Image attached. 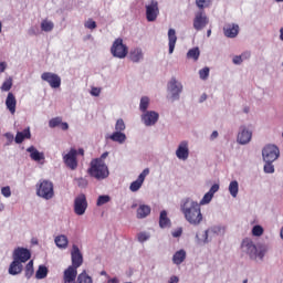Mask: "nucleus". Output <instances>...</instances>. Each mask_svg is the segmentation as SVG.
Instances as JSON below:
<instances>
[{"label":"nucleus","mask_w":283,"mask_h":283,"mask_svg":"<svg viewBox=\"0 0 283 283\" xmlns=\"http://www.w3.org/2000/svg\"><path fill=\"white\" fill-rule=\"evenodd\" d=\"M77 181V186L82 187V189H85V187H87V179L81 177L76 179Z\"/></svg>","instance_id":"obj_51"},{"label":"nucleus","mask_w":283,"mask_h":283,"mask_svg":"<svg viewBox=\"0 0 283 283\" xmlns=\"http://www.w3.org/2000/svg\"><path fill=\"white\" fill-rule=\"evenodd\" d=\"M149 107V97L144 96L140 98L139 109L140 112H147Z\"/></svg>","instance_id":"obj_37"},{"label":"nucleus","mask_w":283,"mask_h":283,"mask_svg":"<svg viewBox=\"0 0 283 283\" xmlns=\"http://www.w3.org/2000/svg\"><path fill=\"white\" fill-rule=\"evenodd\" d=\"M138 242H147L149 239V233L147 232H140L137 234Z\"/></svg>","instance_id":"obj_48"},{"label":"nucleus","mask_w":283,"mask_h":283,"mask_svg":"<svg viewBox=\"0 0 283 283\" xmlns=\"http://www.w3.org/2000/svg\"><path fill=\"white\" fill-rule=\"evenodd\" d=\"M241 251L249 255L250 260H264V255H266V248L255 247V243L251 239H243Z\"/></svg>","instance_id":"obj_2"},{"label":"nucleus","mask_w":283,"mask_h":283,"mask_svg":"<svg viewBox=\"0 0 283 283\" xmlns=\"http://www.w3.org/2000/svg\"><path fill=\"white\" fill-rule=\"evenodd\" d=\"M78 271L74 268H67L63 273V283H76Z\"/></svg>","instance_id":"obj_16"},{"label":"nucleus","mask_w":283,"mask_h":283,"mask_svg":"<svg viewBox=\"0 0 283 283\" xmlns=\"http://www.w3.org/2000/svg\"><path fill=\"white\" fill-rule=\"evenodd\" d=\"M88 174L92 178H96V180H105V178L109 177V168L105 161L101 159H93L91 161Z\"/></svg>","instance_id":"obj_3"},{"label":"nucleus","mask_w":283,"mask_h":283,"mask_svg":"<svg viewBox=\"0 0 283 283\" xmlns=\"http://www.w3.org/2000/svg\"><path fill=\"white\" fill-rule=\"evenodd\" d=\"M126 126H125V120H123V118L117 119L116 124H115V132H125Z\"/></svg>","instance_id":"obj_42"},{"label":"nucleus","mask_w":283,"mask_h":283,"mask_svg":"<svg viewBox=\"0 0 283 283\" xmlns=\"http://www.w3.org/2000/svg\"><path fill=\"white\" fill-rule=\"evenodd\" d=\"M85 211H87V197L85 193H81L74 199V213L85 216Z\"/></svg>","instance_id":"obj_7"},{"label":"nucleus","mask_w":283,"mask_h":283,"mask_svg":"<svg viewBox=\"0 0 283 283\" xmlns=\"http://www.w3.org/2000/svg\"><path fill=\"white\" fill-rule=\"evenodd\" d=\"M263 160L265 163H275L280 158V148L275 145H268L262 150Z\"/></svg>","instance_id":"obj_6"},{"label":"nucleus","mask_w":283,"mask_h":283,"mask_svg":"<svg viewBox=\"0 0 283 283\" xmlns=\"http://www.w3.org/2000/svg\"><path fill=\"white\" fill-rule=\"evenodd\" d=\"M143 49H133L129 52V59L133 61V63H139V61H143Z\"/></svg>","instance_id":"obj_26"},{"label":"nucleus","mask_w":283,"mask_h":283,"mask_svg":"<svg viewBox=\"0 0 283 283\" xmlns=\"http://www.w3.org/2000/svg\"><path fill=\"white\" fill-rule=\"evenodd\" d=\"M107 283H118V279H111Z\"/></svg>","instance_id":"obj_64"},{"label":"nucleus","mask_w":283,"mask_h":283,"mask_svg":"<svg viewBox=\"0 0 283 283\" xmlns=\"http://www.w3.org/2000/svg\"><path fill=\"white\" fill-rule=\"evenodd\" d=\"M109 200H112V198L107 195H103V196H99L97 198V207H103V205H107V202H109Z\"/></svg>","instance_id":"obj_40"},{"label":"nucleus","mask_w":283,"mask_h":283,"mask_svg":"<svg viewBox=\"0 0 283 283\" xmlns=\"http://www.w3.org/2000/svg\"><path fill=\"white\" fill-rule=\"evenodd\" d=\"M158 118H160V115L155 111H148L142 116V120L147 127L158 123Z\"/></svg>","instance_id":"obj_15"},{"label":"nucleus","mask_w":283,"mask_h":283,"mask_svg":"<svg viewBox=\"0 0 283 283\" xmlns=\"http://www.w3.org/2000/svg\"><path fill=\"white\" fill-rule=\"evenodd\" d=\"M240 33V27L238 24H227L223 28V34L228 39H235L238 34Z\"/></svg>","instance_id":"obj_19"},{"label":"nucleus","mask_w":283,"mask_h":283,"mask_svg":"<svg viewBox=\"0 0 283 283\" xmlns=\"http://www.w3.org/2000/svg\"><path fill=\"white\" fill-rule=\"evenodd\" d=\"M218 191H220V185L214 184V185L211 186V188L208 191V193H211V196H213L214 193H218Z\"/></svg>","instance_id":"obj_52"},{"label":"nucleus","mask_w":283,"mask_h":283,"mask_svg":"<svg viewBox=\"0 0 283 283\" xmlns=\"http://www.w3.org/2000/svg\"><path fill=\"white\" fill-rule=\"evenodd\" d=\"M36 196L44 200L54 198V184L48 179L40 180L36 185Z\"/></svg>","instance_id":"obj_4"},{"label":"nucleus","mask_w":283,"mask_h":283,"mask_svg":"<svg viewBox=\"0 0 283 283\" xmlns=\"http://www.w3.org/2000/svg\"><path fill=\"white\" fill-rule=\"evenodd\" d=\"M30 258H32V252L28 248H17L13 251V260L20 264H25Z\"/></svg>","instance_id":"obj_11"},{"label":"nucleus","mask_w":283,"mask_h":283,"mask_svg":"<svg viewBox=\"0 0 283 283\" xmlns=\"http://www.w3.org/2000/svg\"><path fill=\"white\" fill-rule=\"evenodd\" d=\"M55 244L59 249H66L67 248V237L59 235L55 238Z\"/></svg>","instance_id":"obj_34"},{"label":"nucleus","mask_w":283,"mask_h":283,"mask_svg":"<svg viewBox=\"0 0 283 283\" xmlns=\"http://www.w3.org/2000/svg\"><path fill=\"white\" fill-rule=\"evenodd\" d=\"M217 137H218V130L212 132L210 136L211 140H216Z\"/></svg>","instance_id":"obj_63"},{"label":"nucleus","mask_w":283,"mask_h":283,"mask_svg":"<svg viewBox=\"0 0 283 283\" xmlns=\"http://www.w3.org/2000/svg\"><path fill=\"white\" fill-rule=\"evenodd\" d=\"M168 91L171 93L172 101H177V98H180V94L182 93V84L179 83L176 77H172L168 83Z\"/></svg>","instance_id":"obj_13"},{"label":"nucleus","mask_w":283,"mask_h":283,"mask_svg":"<svg viewBox=\"0 0 283 283\" xmlns=\"http://www.w3.org/2000/svg\"><path fill=\"white\" fill-rule=\"evenodd\" d=\"M178 282H180V279H178V276L174 275L170 277L168 283H178Z\"/></svg>","instance_id":"obj_60"},{"label":"nucleus","mask_w":283,"mask_h":283,"mask_svg":"<svg viewBox=\"0 0 283 283\" xmlns=\"http://www.w3.org/2000/svg\"><path fill=\"white\" fill-rule=\"evenodd\" d=\"M232 61H233L234 65H240V63H242V56L235 55Z\"/></svg>","instance_id":"obj_55"},{"label":"nucleus","mask_w":283,"mask_h":283,"mask_svg":"<svg viewBox=\"0 0 283 283\" xmlns=\"http://www.w3.org/2000/svg\"><path fill=\"white\" fill-rule=\"evenodd\" d=\"M12 90V77L7 78L1 85V92H10Z\"/></svg>","instance_id":"obj_38"},{"label":"nucleus","mask_w":283,"mask_h":283,"mask_svg":"<svg viewBox=\"0 0 283 283\" xmlns=\"http://www.w3.org/2000/svg\"><path fill=\"white\" fill-rule=\"evenodd\" d=\"M6 106L7 109H9L10 114H15L17 112V97H14V94L8 93L7 99H6Z\"/></svg>","instance_id":"obj_20"},{"label":"nucleus","mask_w":283,"mask_h":283,"mask_svg":"<svg viewBox=\"0 0 283 283\" xmlns=\"http://www.w3.org/2000/svg\"><path fill=\"white\" fill-rule=\"evenodd\" d=\"M149 213H151V208L147 205H142L137 209V218L139 220L143 219V218H147V216H149Z\"/></svg>","instance_id":"obj_29"},{"label":"nucleus","mask_w":283,"mask_h":283,"mask_svg":"<svg viewBox=\"0 0 283 283\" xmlns=\"http://www.w3.org/2000/svg\"><path fill=\"white\" fill-rule=\"evenodd\" d=\"M85 28H87L88 30H96V21L88 19L85 22Z\"/></svg>","instance_id":"obj_49"},{"label":"nucleus","mask_w":283,"mask_h":283,"mask_svg":"<svg viewBox=\"0 0 283 283\" xmlns=\"http://www.w3.org/2000/svg\"><path fill=\"white\" fill-rule=\"evenodd\" d=\"M61 129H63V132H67V129H70V125H67V123H63V122H61Z\"/></svg>","instance_id":"obj_59"},{"label":"nucleus","mask_w":283,"mask_h":283,"mask_svg":"<svg viewBox=\"0 0 283 283\" xmlns=\"http://www.w3.org/2000/svg\"><path fill=\"white\" fill-rule=\"evenodd\" d=\"M71 258H72V265H70L69 269H75V271H77V269L83 264V254L81 253V250L76 245H73Z\"/></svg>","instance_id":"obj_14"},{"label":"nucleus","mask_w":283,"mask_h":283,"mask_svg":"<svg viewBox=\"0 0 283 283\" xmlns=\"http://www.w3.org/2000/svg\"><path fill=\"white\" fill-rule=\"evenodd\" d=\"M4 137L7 138L8 143H12L14 140V135H12V133H6Z\"/></svg>","instance_id":"obj_56"},{"label":"nucleus","mask_w":283,"mask_h":283,"mask_svg":"<svg viewBox=\"0 0 283 283\" xmlns=\"http://www.w3.org/2000/svg\"><path fill=\"white\" fill-rule=\"evenodd\" d=\"M41 30L43 32H52V30H54V22L48 21V20H43L41 22Z\"/></svg>","instance_id":"obj_35"},{"label":"nucleus","mask_w":283,"mask_h":283,"mask_svg":"<svg viewBox=\"0 0 283 283\" xmlns=\"http://www.w3.org/2000/svg\"><path fill=\"white\" fill-rule=\"evenodd\" d=\"M264 233V228L262 226H254L252 229V235H255L256 238H260Z\"/></svg>","instance_id":"obj_43"},{"label":"nucleus","mask_w":283,"mask_h":283,"mask_svg":"<svg viewBox=\"0 0 283 283\" xmlns=\"http://www.w3.org/2000/svg\"><path fill=\"white\" fill-rule=\"evenodd\" d=\"M186 260H187V251H185L184 249L178 250L172 255V264H176L177 266H180V264H182V262H185Z\"/></svg>","instance_id":"obj_21"},{"label":"nucleus","mask_w":283,"mask_h":283,"mask_svg":"<svg viewBox=\"0 0 283 283\" xmlns=\"http://www.w3.org/2000/svg\"><path fill=\"white\" fill-rule=\"evenodd\" d=\"M188 59H193L195 61H198L200 57V50L198 48L191 49L187 53Z\"/></svg>","instance_id":"obj_36"},{"label":"nucleus","mask_w":283,"mask_h":283,"mask_svg":"<svg viewBox=\"0 0 283 283\" xmlns=\"http://www.w3.org/2000/svg\"><path fill=\"white\" fill-rule=\"evenodd\" d=\"M62 120L63 119L61 117H54V118L50 119L49 127H51V128L59 127V125H61Z\"/></svg>","instance_id":"obj_44"},{"label":"nucleus","mask_w":283,"mask_h":283,"mask_svg":"<svg viewBox=\"0 0 283 283\" xmlns=\"http://www.w3.org/2000/svg\"><path fill=\"white\" fill-rule=\"evenodd\" d=\"M108 138L113 140V143H119V145H123V143L127 140V136L125 135V133H120V132L113 133L112 135H109Z\"/></svg>","instance_id":"obj_28"},{"label":"nucleus","mask_w":283,"mask_h":283,"mask_svg":"<svg viewBox=\"0 0 283 283\" xmlns=\"http://www.w3.org/2000/svg\"><path fill=\"white\" fill-rule=\"evenodd\" d=\"M111 53L115 59H125L129 54V49L123 43V39L118 38L113 42Z\"/></svg>","instance_id":"obj_5"},{"label":"nucleus","mask_w":283,"mask_h":283,"mask_svg":"<svg viewBox=\"0 0 283 283\" xmlns=\"http://www.w3.org/2000/svg\"><path fill=\"white\" fill-rule=\"evenodd\" d=\"M159 227L160 229H167V227H171V220L167 218V210H163L160 212Z\"/></svg>","instance_id":"obj_27"},{"label":"nucleus","mask_w":283,"mask_h":283,"mask_svg":"<svg viewBox=\"0 0 283 283\" xmlns=\"http://www.w3.org/2000/svg\"><path fill=\"white\" fill-rule=\"evenodd\" d=\"M251 57V53L250 52H244L243 54H241V59L243 61V59H250Z\"/></svg>","instance_id":"obj_61"},{"label":"nucleus","mask_w":283,"mask_h":283,"mask_svg":"<svg viewBox=\"0 0 283 283\" xmlns=\"http://www.w3.org/2000/svg\"><path fill=\"white\" fill-rule=\"evenodd\" d=\"M252 136L253 133H251V130H247L245 127H242L238 134L237 140L240 145H247L248 143H251Z\"/></svg>","instance_id":"obj_18"},{"label":"nucleus","mask_w":283,"mask_h":283,"mask_svg":"<svg viewBox=\"0 0 283 283\" xmlns=\"http://www.w3.org/2000/svg\"><path fill=\"white\" fill-rule=\"evenodd\" d=\"M199 76L202 81H207V78H209V67L206 66L202 70H200Z\"/></svg>","instance_id":"obj_47"},{"label":"nucleus","mask_w":283,"mask_h":283,"mask_svg":"<svg viewBox=\"0 0 283 283\" xmlns=\"http://www.w3.org/2000/svg\"><path fill=\"white\" fill-rule=\"evenodd\" d=\"M76 156H78V151L72 148L66 155H64L63 160L66 167L74 171L76 167H78V160H76Z\"/></svg>","instance_id":"obj_12"},{"label":"nucleus","mask_w":283,"mask_h":283,"mask_svg":"<svg viewBox=\"0 0 283 283\" xmlns=\"http://www.w3.org/2000/svg\"><path fill=\"white\" fill-rule=\"evenodd\" d=\"M32 275H34V261L33 260L29 261V264H27L24 268V276L27 277V280H30V277H32Z\"/></svg>","instance_id":"obj_31"},{"label":"nucleus","mask_w":283,"mask_h":283,"mask_svg":"<svg viewBox=\"0 0 283 283\" xmlns=\"http://www.w3.org/2000/svg\"><path fill=\"white\" fill-rule=\"evenodd\" d=\"M209 25V18L205 13V11H198L193 19V28L197 30V32H200V30H205Z\"/></svg>","instance_id":"obj_9"},{"label":"nucleus","mask_w":283,"mask_h":283,"mask_svg":"<svg viewBox=\"0 0 283 283\" xmlns=\"http://www.w3.org/2000/svg\"><path fill=\"white\" fill-rule=\"evenodd\" d=\"M160 14V9L158 8V1L151 0L146 6V19L149 22H154L158 19V15Z\"/></svg>","instance_id":"obj_8"},{"label":"nucleus","mask_w":283,"mask_h":283,"mask_svg":"<svg viewBox=\"0 0 283 283\" xmlns=\"http://www.w3.org/2000/svg\"><path fill=\"white\" fill-rule=\"evenodd\" d=\"M109 156L108 151H105L101 155L99 158H95V160H102V163H105V158H107Z\"/></svg>","instance_id":"obj_57"},{"label":"nucleus","mask_w":283,"mask_h":283,"mask_svg":"<svg viewBox=\"0 0 283 283\" xmlns=\"http://www.w3.org/2000/svg\"><path fill=\"white\" fill-rule=\"evenodd\" d=\"M264 171H265V174H273L275 171V167L273 166V161H265Z\"/></svg>","instance_id":"obj_45"},{"label":"nucleus","mask_w":283,"mask_h":283,"mask_svg":"<svg viewBox=\"0 0 283 283\" xmlns=\"http://www.w3.org/2000/svg\"><path fill=\"white\" fill-rule=\"evenodd\" d=\"M211 0H196V6L199 10H205V8H209Z\"/></svg>","instance_id":"obj_41"},{"label":"nucleus","mask_w":283,"mask_h":283,"mask_svg":"<svg viewBox=\"0 0 283 283\" xmlns=\"http://www.w3.org/2000/svg\"><path fill=\"white\" fill-rule=\"evenodd\" d=\"M6 67H7L6 62H1L0 63V72H6Z\"/></svg>","instance_id":"obj_62"},{"label":"nucleus","mask_w":283,"mask_h":283,"mask_svg":"<svg viewBox=\"0 0 283 283\" xmlns=\"http://www.w3.org/2000/svg\"><path fill=\"white\" fill-rule=\"evenodd\" d=\"M168 45H169V54H174V50H176V41H178V36H176V30H168Z\"/></svg>","instance_id":"obj_24"},{"label":"nucleus","mask_w":283,"mask_h":283,"mask_svg":"<svg viewBox=\"0 0 283 283\" xmlns=\"http://www.w3.org/2000/svg\"><path fill=\"white\" fill-rule=\"evenodd\" d=\"M147 176H149V168H145L138 176V179L145 182V178H147Z\"/></svg>","instance_id":"obj_53"},{"label":"nucleus","mask_w":283,"mask_h":283,"mask_svg":"<svg viewBox=\"0 0 283 283\" xmlns=\"http://www.w3.org/2000/svg\"><path fill=\"white\" fill-rule=\"evenodd\" d=\"M1 193H2V196H4V198H10V196H12V191L10 190V186L2 187Z\"/></svg>","instance_id":"obj_50"},{"label":"nucleus","mask_w":283,"mask_h":283,"mask_svg":"<svg viewBox=\"0 0 283 283\" xmlns=\"http://www.w3.org/2000/svg\"><path fill=\"white\" fill-rule=\"evenodd\" d=\"M229 191L232 198H238V191H240V185L237 180H233L229 185Z\"/></svg>","instance_id":"obj_32"},{"label":"nucleus","mask_w":283,"mask_h":283,"mask_svg":"<svg viewBox=\"0 0 283 283\" xmlns=\"http://www.w3.org/2000/svg\"><path fill=\"white\" fill-rule=\"evenodd\" d=\"M22 272H23V264L13 259V261L10 263V266H9V275H20V273Z\"/></svg>","instance_id":"obj_23"},{"label":"nucleus","mask_w":283,"mask_h":283,"mask_svg":"<svg viewBox=\"0 0 283 283\" xmlns=\"http://www.w3.org/2000/svg\"><path fill=\"white\" fill-rule=\"evenodd\" d=\"M211 200H213V195H211L210 192H207L203 198L200 201V206L201 205H209V202H211Z\"/></svg>","instance_id":"obj_46"},{"label":"nucleus","mask_w":283,"mask_h":283,"mask_svg":"<svg viewBox=\"0 0 283 283\" xmlns=\"http://www.w3.org/2000/svg\"><path fill=\"white\" fill-rule=\"evenodd\" d=\"M202 237H203V239H201L202 242H207L209 240V231L208 230L203 231Z\"/></svg>","instance_id":"obj_58"},{"label":"nucleus","mask_w":283,"mask_h":283,"mask_svg":"<svg viewBox=\"0 0 283 283\" xmlns=\"http://www.w3.org/2000/svg\"><path fill=\"white\" fill-rule=\"evenodd\" d=\"M176 156L179 160H187L189 158V144L181 142L176 150Z\"/></svg>","instance_id":"obj_17"},{"label":"nucleus","mask_w":283,"mask_h":283,"mask_svg":"<svg viewBox=\"0 0 283 283\" xmlns=\"http://www.w3.org/2000/svg\"><path fill=\"white\" fill-rule=\"evenodd\" d=\"M143 182L145 181H142V179H139L138 177L137 180L130 184V187H129L130 191H138V189L143 187Z\"/></svg>","instance_id":"obj_39"},{"label":"nucleus","mask_w":283,"mask_h":283,"mask_svg":"<svg viewBox=\"0 0 283 283\" xmlns=\"http://www.w3.org/2000/svg\"><path fill=\"white\" fill-rule=\"evenodd\" d=\"M32 134L30 133V128H25L23 132H18L14 138L17 145H21L25 140V138L30 139Z\"/></svg>","instance_id":"obj_25"},{"label":"nucleus","mask_w":283,"mask_h":283,"mask_svg":"<svg viewBox=\"0 0 283 283\" xmlns=\"http://www.w3.org/2000/svg\"><path fill=\"white\" fill-rule=\"evenodd\" d=\"M41 78L45 83H49L50 87H52L53 90H57V87H61V76L55 73L44 72L42 73Z\"/></svg>","instance_id":"obj_10"},{"label":"nucleus","mask_w":283,"mask_h":283,"mask_svg":"<svg viewBox=\"0 0 283 283\" xmlns=\"http://www.w3.org/2000/svg\"><path fill=\"white\" fill-rule=\"evenodd\" d=\"M76 283H94V280L87 274V271L84 270L77 275Z\"/></svg>","instance_id":"obj_30"},{"label":"nucleus","mask_w":283,"mask_h":283,"mask_svg":"<svg viewBox=\"0 0 283 283\" xmlns=\"http://www.w3.org/2000/svg\"><path fill=\"white\" fill-rule=\"evenodd\" d=\"M91 94H92V96H101V88H98V87H93V88L91 90Z\"/></svg>","instance_id":"obj_54"},{"label":"nucleus","mask_w":283,"mask_h":283,"mask_svg":"<svg viewBox=\"0 0 283 283\" xmlns=\"http://www.w3.org/2000/svg\"><path fill=\"white\" fill-rule=\"evenodd\" d=\"M36 280H45L48 277V268L45 265H40L35 272Z\"/></svg>","instance_id":"obj_33"},{"label":"nucleus","mask_w":283,"mask_h":283,"mask_svg":"<svg viewBox=\"0 0 283 283\" xmlns=\"http://www.w3.org/2000/svg\"><path fill=\"white\" fill-rule=\"evenodd\" d=\"M181 212L189 224L198 227L202 222V210L198 201H193L191 198H186L181 201Z\"/></svg>","instance_id":"obj_1"},{"label":"nucleus","mask_w":283,"mask_h":283,"mask_svg":"<svg viewBox=\"0 0 283 283\" xmlns=\"http://www.w3.org/2000/svg\"><path fill=\"white\" fill-rule=\"evenodd\" d=\"M27 151L30 154L31 160L40 163V160H45V155L36 150L34 146H30Z\"/></svg>","instance_id":"obj_22"}]
</instances>
